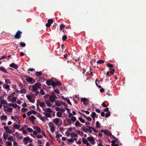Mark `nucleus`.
Returning a JSON list of instances; mask_svg holds the SVG:
<instances>
[{"label": "nucleus", "mask_w": 146, "mask_h": 146, "mask_svg": "<svg viewBox=\"0 0 146 146\" xmlns=\"http://www.w3.org/2000/svg\"><path fill=\"white\" fill-rule=\"evenodd\" d=\"M68 141L69 142H70V143H73L74 142V139H73L71 138V139H68Z\"/></svg>", "instance_id": "13d9d810"}, {"label": "nucleus", "mask_w": 146, "mask_h": 146, "mask_svg": "<svg viewBox=\"0 0 146 146\" xmlns=\"http://www.w3.org/2000/svg\"><path fill=\"white\" fill-rule=\"evenodd\" d=\"M55 100L54 97L52 96H49V100L51 102H53Z\"/></svg>", "instance_id": "9d476101"}, {"label": "nucleus", "mask_w": 146, "mask_h": 146, "mask_svg": "<svg viewBox=\"0 0 146 146\" xmlns=\"http://www.w3.org/2000/svg\"><path fill=\"white\" fill-rule=\"evenodd\" d=\"M104 134L106 135H108V136H110L112 135V133L111 132L107 129L105 130V131L104 132Z\"/></svg>", "instance_id": "423d86ee"}, {"label": "nucleus", "mask_w": 146, "mask_h": 146, "mask_svg": "<svg viewBox=\"0 0 146 146\" xmlns=\"http://www.w3.org/2000/svg\"><path fill=\"white\" fill-rule=\"evenodd\" d=\"M33 86V90L32 91L33 92H35V91H37L38 90V88H37L36 86L35 85H32V86Z\"/></svg>", "instance_id": "2eb2a0df"}, {"label": "nucleus", "mask_w": 146, "mask_h": 146, "mask_svg": "<svg viewBox=\"0 0 146 146\" xmlns=\"http://www.w3.org/2000/svg\"><path fill=\"white\" fill-rule=\"evenodd\" d=\"M20 92L21 94H25L26 93V90L25 89H23L20 91Z\"/></svg>", "instance_id": "bb28decb"}, {"label": "nucleus", "mask_w": 146, "mask_h": 146, "mask_svg": "<svg viewBox=\"0 0 146 146\" xmlns=\"http://www.w3.org/2000/svg\"><path fill=\"white\" fill-rule=\"evenodd\" d=\"M82 139L83 143L84 144H86L88 143L87 140L85 138H82Z\"/></svg>", "instance_id": "412c9836"}, {"label": "nucleus", "mask_w": 146, "mask_h": 146, "mask_svg": "<svg viewBox=\"0 0 146 146\" xmlns=\"http://www.w3.org/2000/svg\"><path fill=\"white\" fill-rule=\"evenodd\" d=\"M0 70L6 73H8V72L7 71H6L5 68L3 66L0 67Z\"/></svg>", "instance_id": "ddd939ff"}, {"label": "nucleus", "mask_w": 146, "mask_h": 146, "mask_svg": "<svg viewBox=\"0 0 146 146\" xmlns=\"http://www.w3.org/2000/svg\"><path fill=\"white\" fill-rule=\"evenodd\" d=\"M13 109L12 108H8L7 109V111H8L9 112H10L11 113L12 112Z\"/></svg>", "instance_id": "e433bc0d"}, {"label": "nucleus", "mask_w": 146, "mask_h": 146, "mask_svg": "<svg viewBox=\"0 0 146 146\" xmlns=\"http://www.w3.org/2000/svg\"><path fill=\"white\" fill-rule=\"evenodd\" d=\"M50 130L52 133H53L55 130V128L54 126H52L50 127Z\"/></svg>", "instance_id": "2f4dec72"}, {"label": "nucleus", "mask_w": 146, "mask_h": 146, "mask_svg": "<svg viewBox=\"0 0 146 146\" xmlns=\"http://www.w3.org/2000/svg\"><path fill=\"white\" fill-rule=\"evenodd\" d=\"M36 129L39 133H40L41 131L40 128L38 127H36Z\"/></svg>", "instance_id": "5fc2aeb1"}, {"label": "nucleus", "mask_w": 146, "mask_h": 146, "mask_svg": "<svg viewBox=\"0 0 146 146\" xmlns=\"http://www.w3.org/2000/svg\"><path fill=\"white\" fill-rule=\"evenodd\" d=\"M86 127H88V131L90 133H92V128H90L89 127H90V126H86Z\"/></svg>", "instance_id": "09e8293b"}, {"label": "nucleus", "mask_w": 146, "mask_h": 146, "mask_svg": "<svg viewBox=\"0 0 146 146\" xmlns=\"http://www.w3.org/2000/svg\"><path fill=\"white\" fill-rule=\"evenodd\" d=\"M13 137L12 136H10L8 138V140L10 141H12L13 140Z\"/></svg>", "instance_id": "774afa93"}, {"label": "nucleus", "mask_w": 146, "mask_h": 146, "mask_svg": "<svg viewBox=\"0 0 146 146\" xmlns=\"http://www.w3.org/2000/svg\"><path fill=\"white\" fill-rule=\"evenodd\" d=\"M45 101L48 106L51 107L52 106V104L49 102L48 100H45Z\"/></svg>", "instance_id": "a211bd4d"}, {"label": "nucleus", "mask_w": 146, "mask_h": 146, "mask_svg": "<svg viewBox=\"0 0 146 146\" xmlns=\"http://www.w3.org/2000/svg\"><path fill=\"white\" fill-rule=\"evenodd\" d=\"M111 114V113L108 111V112L105 115V117H108L110 116Z\"/></svg>", "instance_id": "a19ab883"}, {"label": "nucleus", "mask_w": 146, "mask_h": 146, "mask_svg": "<svg viewBox=\"0 0 146 146\" xmlns=\"http://www.w3.org/2000/svg\"><path fill=\"white\" fill-rule=\"evenodd\" d=\"M66 101H67V102L68 103V104H69L70 105H72V104H71V102H70L69 99V98H67L66 99Z\"/></svg>", "instance_id": "052dcab7"}, {"label": "nucleus", "mask_w": 146, "mask_h": 146, "mask_svg": "<svg viewBox=\"0 0 146 146\" xmlns=\"http://www.w3.org/2000/svg\"><path fill=\"white\" fill-rule=\"evenodd\" d=\"M62 114V113L60 111H58L57 113L56 116L58 117H60L61 116Z\"/></svg>", "instance_id": "cd10ccee"}, {"label": "nucleus", "mask_w": 146, "mask_h": 146, "mask_svg": "<svg viewBox=\"0 0 146 146\" xmlns=\"http://www.w3.org/2000/svg\"><path fill=\"white\" fill-rule=\"evenodd\" d=\"M26 81L28 82L31 83L32 82L33 78L31 77L26 79Z\"/></svg>", "instance_id": "4468645a"}, {"label": "nucleus", "mask_w": 146, "mask_h": 146, "mask_svg": "<svg viewBox=\"0 0 146 146\" xmlns=\"http://www.w3.org/2000/svg\"><path fill=\"white\" fill-rule=\"evenodd\" d=\"M43 114L45 115L46 117H48L51 118V114L49 113H45V112L43 113Z\"/></svg>", "instance_id": "dca6fc26"}, {"label": "nucleus", "mask_w": 146, "mask_h": 146, "mask_svg": "<svg viewBox=\"0 0 146 146\" xmlns=\"http://www.w3.org/2000/svg\"><path fill=\"white\" fill-rule=\"evenodd\" d=\"M30 140V138L29 137H26L24 138L23 141H29Z\"/></svg>", "instance_id": "c03bdc74"}, {"label": "nucleus", "mask_w": 146, "mask_h": 146, "mask_svg": "<svg viewBox=\"0 0 146 146\" xmlns=\"http://www.w3.org/2000/svg\"><path fill=\"white\" fill-rule=\"evenodd\" d=\"M56 105L57 106H60L61 105H60V103L59 101V102H56L55 103Z\"/></svg>", "instance_id": "e2e57ef3"}, {"label": "nucleus", "mask_w": 146, "mask_h": 146, "mask_svg": "<svg viewBox=\"0 0 146 146\" xmlns=\"http://www.w3.org/2000/svg\"><path fill=\"white\" fill-rule=\"evenodd\" d=\"M40 119L43 121H45L44 120V119H47V118L46 116L41 117H40Z\"/></svg>", "instance_id": "c756f323"}, {"label": "nucleus", "mask_w": 146, "mask_h": 146, "mask_svg": "<svg viewBox=\"0 0 146 146\" xmlns=\"http://www.w3.org/2000/svg\"><path fill=\"white\" fill-rule=\"evenodd\" d=\"M27 98L28 99L29 101L31 100L32 99L31 97L29 95H27L26 96Z\"/></svg>", "instance_id": "4d7b16f0"}, {"label": "nucleus", "mask_w": 146, "mask_h": 146, "mask_svg": "<svg viewBox=\"0 0 146 146\" xmlns=\"http://www.w3.org/2000/svg\"><path fill=\"white\" fill-rule=\"evenodd\" d=\"M79 113L80 115H82L83 116H84L88 121H92V119L90 117H87L85 116H84L82 114V113H81L80 112H79Z\"/></svg>", "instance_id": "1a4fd4ad"}, {"label": "nucleus", "mask_w": 146, "mask_h": 146, "mask_svg": "<svg viewBox=\"0 0 146 146\" xmlns=\"http://www.w3.org/2000/svg\"><path fill=\"white\" fill-rule=\"evenodd\" d=\"M81 130L85 132H88V129L84 127H82Z\"/></svg>", "instance_id": "4be33fe9"}, {"label": "nucleus", "mask_w": 146, "mask_h": 146, "mask_svg": "<svg viewBox=\"0 0 146 146\" xmlns=\"http://www.w3.org/2000/svg\"><path fill=\"white\" fill-rule=\"evenodd\" d=\"M40 93L42 95H44L45 94L43 89H41L40 90Z\"/></svg>", "instance_id": "6e6d98bb"}, {"label": "nucleus", "mask_w": 146, "mask_h": 146, "mask_svg": "<svg viewBox=\"0 0 146 146\" xmlns=\"http://www.w3.org/2000/svg\"><path fill=\"white\" fill-rule=\"evenodd\" d=\"M80 125V123L78 121H77L75 123V125L76 126H79Z\"/></svg>", "instance_id": "79ce46f5"}, {"label": "nucleus", "mask_w": 146, "mask_h": 146, "mask_svg": "<svg viewBox=\"0 0 146 146\" xmlns=\"http://www.w3.org/2000/svg\"><path fill=\"white\" fill-rule=\"evenodd\" d=\"M67 37L66 36L64 35L62 37V40L63 41H65L67 39Z\"/></svg>", "instance_id": "864d4df0"}, {"label": "nucleus", "mask_w": 146, "mask_h": 146, "mask_svg": "<svg viewBox=\"0 0 146 146\" xmlns=\"http://www.w3.org/2000/svg\"><path fill=\"white\" fill-rule=\"evenodd\" d=\"M1 103L2 104L4 105L7 104V102L5 100H3L1 101Z\"/></svg>", "instance_id": "7c9ffc66"}, {"label": "nucleus", "mask_w": 146, "mask_h": 146, "mask_svg": "<svg viewBox=\"0 0 146 146\" xmlns=\"http://www.w3.org/2000/svg\"><path fill=\"white\" fill-rule=\"evenodd\" d=\"M62 135L59 134H57L56 135V137L57 138H59L60 137H62Z\"/></svg>", "instance_id": "bf43d9fd"}, {"label": "nucleus", "mask_w": 146, "mask_h": 146, "mask_svg": "<svg viewBox=\"0 0 146 146\" xmlns=\"http://www.w3.org/2000/svg\"><path fill=\"white\" fill-rule=\"evenodd\" d=\"M27 131L30 132H32L33 131V130L32 128H27Z\"/></svg>", "instance_id": "37998d69"}, {"label": "nucleus", "mask_w": 146, "mask_h": 146, "mask_svg": "<svg viewBox=\"0 0 146 146\" xmlns=\"http://www.w3.org/2000/svg\"><path fill=\"white\" fill-rule=\"evenodd\" d=\"M35 85L38 88L40 89L41 87V84L40 83L37 82L35 84Z\"/></svg>", "instance_id": "6ab92c4d"}, {"label": "nucleus", "mask_w": 146, "mask_h": 146, "mask_svg": "<svg viewBox=\"0 0 146 146\" xmlns=\"http://www.w3.org/2000/svg\"><path fill=\"white\" fill-rule=\"evenodd\" d=\"M27 110V109L25 108H22L21 111L22 112L24 113Z\"/></svg>", "instance_id": "58836bf2"}, {"label": "nucleus", "mask_w": 146, "mask_h": 146, "mask_svg": "<svg viewBox=\"0 0 146 146\" xmlns=\"http://www.w3.org/2000/svg\"><path fill=\"white\" fill-rule=\"evenodd\" d=\"M48 23H49L50 24H52L53 22V20L52 19H49L48 20Z\"/></svg>", "instance_id": "72a5a7b5"}, {"label": "nucleus", "mask_w": 146, "mask_h": 146, "mask_svg": "<svg viewBox=\"0 0 146 146\" xmlns=\"http://www.w3.org/2000/svg\"><path fill=\"white\" fill-rule=\"evenodd\" d=\"M110 70H111L110 72V74H114V72L115 71L114 69L111 68L110 69Z\"/></svg>", "instance_id": "603ef678"}, {"label": "nucleus", "mask_w": 146, "mask_h": 146, "mask_svg": "<svg viewBox=\"0 0 146 146\" xmlns=\"http://www.w3.org/2000/svg\"><path fill=\"white\" fill-rule=\"evenodd\" d=\"M59 119L58 118H56L54 119L53 120V122L57 125H58V124L59 123Z\"/></svg>", "instance_id": "9b49d317"}, {"label": "nucleus", "mask_w": 146, "mask_h": 146, "mask_svg": "<svg viewBox=\"0 0 146 146\" xmlns=\"http://www.w3.org/2000/svg\"><path fill=\"white\" fill-rule=\"evenodd\" d=\"M7 104L9 106H11L13 107L16 108H17V107H19V108H20V107L18 106L16 104H12V103H9Z\"/></svg>", "instance_id": "39448f33"}, {"label": "nucleus", "mask_w": 146, "mask_h": 146, "mask_svg": "<svg viewBox=\"0 0 146 146\" xmlns=\"http://www.w3.org/2000/svg\"><path fill=\"white\" fill-rule=\"evenodd\" d=\"M52 86L53 87V88L54 89L55 87L56 86H57V84L56 82H55L54 80H53L52 82Z\"/></svg>", "instance_id": "aec40b11"}, {"label": "nucleus", "mask_w": 146, "mask_h": 146, "mask_svg": "<svg viewBox=\"0 0 146 146\" xmlns=\"http://www.w3.org/2000/svg\"><path fill=\"white\" fill-rule=\"evenodd\" d=\"M37 103L36 104L37 108H39V105L40 107H44L45 106V104L44 102H41L39 101H37Z\"/></svg>", "instance_id": "f03ea898"}, {"label": "nucleus", "mask_w": 146, "mask_h": 146, "mask_svg": "<svg viewBox=\"0 0 146 146\" xmlns=\"http://www.w3.org/2000/svg\"><path fill=\"white\" fill-rule=\"evenodd\" d=\"M104 62V61L103 60H99L97 62V63L98 64H103Z\"/></svg>", "instance_id": "c85d7f7f"}, {"label": "nucleus", "mask_w": 146, "mask_h": 146, "mask_svg": "<svg viewBox=\"0 0 146 146\" xmlns=\"http://www.w3.org/2000/svg\"><path fill=\"white\" fill-rule=\"evenodd\" d=\"M20 127V126L16 124H14L13 125V128L15 129H19V128Z\"/></svg>", "instance_id": "393cba45"}, {"label": "nucleus", "mask_w": 146, "mask_h": 146, "mask_svg": "<svg viewBox=\"0 0 146 146\" xmlns=\"http://www.w3.org/2000/svg\"><path fill=\"white\" fill-rule=\"evenodd\" d=\"M9 66L15 69H17L18 68V66L14 63H13L9 65Z\"/></svg>", "instance_id": "0eeeda50"}, {"label": "nucleus", "mask_w": 146, "mask_h": 146, "mask_svg": "<svg viewBox=\"0 0 146 146\" xmlns=\"http://www.w3.org/2000/svg\"><path fill=\"white\" fill-rule=\"evenodd\" d=\"M20 44L21 46L22 47H24L26 46V44L25 43L23 42H21Z\"/></svg>", "instance_id": "de8ad7c7"}, {"label": "nucleus", "mask_w": 146, "mask_h": 146, "mask_svg": "<svg viewBox=\"0 0 146 146\" xmlns=\"http://www.w3.org/2000/svg\"><path fill=\"white\" fill-rule=\"evenodd\" d=\"M16 99L17 97H14L13 98H12L11 102L12 103H13L16 101Z\"/></svg>", "instance_id": "ea45409f"}, {"label": "nucleus", "mask_w": 146, "mask_h": 146, "mask_svg": "<svg viewBox=\"0 0 146 146\" xmlns=\"http://www.w3.org/2000/svg\"><path fill=\"white\" fill-rule=\"evenodd\" d=\"M36 119V118L33 115H32L30 116L29 118V120L34 124L35 122L34 120Z\"/></svg>", "instance_id": "20e7f679"}, {"label": "nucleus", "mask_w": 146, "mask_h": 146, "mask_svg": "<svg viewBox=\"0 0 146 146\" xmlns=\"http://www.w3.org/2000/svg\"><path fill=\"white\" fill-rule=\"evenodd\" d=\"M7 146H11L12 145V143L11 142L9 141L6 142Z\"/></svg>", "instance_id": "8fccbe9b"}, {"label": "nucleus", "mask_w": 146, "mask_h": 146, "mask_svg": "<svg viewBox=\"0 0 146 146\" xmlns=\"http://www.w3.org/2000/svg\"><path fill=\"white\" fill-rule=\"evenodd\" d=\"M49 126L50 127L52 126H54V125L52 122H50L49 123Z\"/></svg>", "instance_id": "69168bd1"}, {"label": "nucleus", "mask_w": 146, "mask_h": 146, "mask_svg": "<svg viewBox=\"0 0 146 146\" xmlns=\"http://www.w3.org/2000/svg\"><path fill=\"white\" fill-rule=\"evenodd\" d=\"M87 139L91 143L92 145L95 144L94 139L93 137H88L87 138Z\"/></svg>", "instance_id": "7ed1b4c3"}, {"label": "nucleus", "mask_w": 146, "mask_h": 146, "mask_svg": "<svg viewBox=\"0 0 146 146\" xmlns=\"http://www.w3.org/2000/svg\"><path fill=\"white\" fill-rule=\"evenodd\" d=\"M96 115V113L94 112H92V114L91 115V117H95Z\"/></svg>", "instance_id": "49530a36"}, {"label": "nucleus", "mask_w": 146, "mask_h": 146, "mask_svg": "<svg viewBox=\"0 0 146 146\" xmlns=\"http://www.w3.org/2000/svg\"><path fill=\"white\" fill-rule=\"evenodd\" d=\"M107 65L108 67H109L110 68H111L113 67V65L110 63H108Z\"/></svg>", "instance_id": "4c0bfd02"}, {"label": "nucleus", "mask_w": 146, "mask_h": 146, "mask_svg": "<svg viewBox=\"0 0 146 146\" xmlns=\"http://www.w3.org/2000/svg\"><path fill=\"white\" fill-rule=\"evenodd\" d=\"M8 135L7 134H5V133H4L3 134V137L4 138L6 139L7 138Z\"/></svg>", "instance_id": "473e14b6"}, {"label": "nucleus", "mask_w": 146, "mask_h": 146, "mask_svg": "<svg viewBox=\"0 0 146 146\" xmlns=\"http://www.w3.org/2000/svg\"><path fill=\"white\" fill-rule=\"evenodd\" d=\"M22 33L21 31H18L14 36L15 38L16 39H19L21 37Z\"/></svg>", "instance_id": "f257e3e1"}, {"label": "nucleus", "mask_w": 146, "mask_h": 146, "mask_svg": "<svg viewBox=\"0 0 146 146\" xmlns=\"http://www.w3.org/2000/svg\"><path fill=\"white\" fill-rule=\"evenodd\" d=\"M96 127L97 128H99L100 127V123L98 121H97L96 122Z\"/></svg>", "instance_id": "a878e982"}, {"label": "nucleus", "mask_w": 146, "mask_h": 146, "mask_svg": "<svg viewBox=\"0 0 146 146\" xmlns=\"http://www.w3.org/2000/svg\"><path fill=\"white\" fill-rule=\"evenodd\" d=\"M53 80H47L46 82L47 85L49 86H52Z\"/></svg>", "instance_id": "6e6552de"}, {"label": "nucleus", "mask_w": 146, "mask_h": 146, "mask_svg": "<svg viewBox=\"0 0 146 146\" xmlns=\"http://www.w3.org/2000/svg\"><path fill=\"white\" fill-rule=\"evenodd\" d=\"M54 91L57 94H59L60 93L59 90L58 89H54Z\"/></svg>", "instance_id": "338daca9"}, {"label": "nucleus", "mask_w": 146, "mask_h": 146, "mask_svg": "<svg viewBox=\"0 0 146 146\" xmlns=\"http://www.w3.org/2000/svg\"><path fill=\"white\" fill-rule=\"evenodd\" d=\"M87 100V99L85 98H81V101L82 102H86Z\"/></svg>", "instance_id": "f704fd0d"}, {"label": "nucleus", "mask_w": 146, "mask_h": 146, "mask_svg": "<svg viewBox=\"0 0 146 146\" xmlns=\"http://www.w3.org/2000/svg\"><path fill=\"white\" fill-rule=\"evenodd\" d=\"M71 137L72 138L74 137H78V134L74 133H72L71 134Z\"/></svg>", "instance_id": "f3484780"}, {"label": "nucleus", "mask_w": 146, "mask_h": 146, "mask_svg": "<svg viewBox=\"0 0 146 146\" xmlns=\"http://www.w3.org/2000/svg\"><path fill=\"white\" fill-rule=\"evenodd\" d=\"M76 119L75 117L73 116L71 118V120L73 122H75L76 121Z\"/></svg>", "instance_id": "c9c22d12"}, {"label": "nucleus", "mask_w": 146, "mask_h": 146, "mask_svg": "<svg viewBox=\"0 0 146 146\" xmlns=\"http://www.w3.org/2000/svg\"><path fill=\"white\" fill-rule=\"evenodd\" d=\"M7 118V117L5 115H2L1 116V119L2 120H3L5 119L6 120Z\"/></svg>", "instance_id": "5701e85b"}, {"label": "nucleus", "mask_w": 146, "mask_h": 146, "mask_svg": "<svg viewBox=\"0 0 146 146\" xmlns=\"http://www.w3.org/2000/svg\"><path fill=\"white\" fill-rule=\"evenodd\" d=\"M43 110L44 111H46L47 112H49L50 113H51L52 112V110L50 108H47L46 110H44V109H43Z\"/></svg>", "instance_id": "f8f14e48"}, {"label": "nucleus", "mask_w": 146, "mask_h": 146, "mask_svg": "<svg viewBox=\"0 0 146 146\" xmlns=\"http://www.w3.org/2000/svg\"><path fill=\"white\" fill-rule=\"evenodd\" d=\"M65 27V25L64 24H61L60 26V29L61 30L63 28H64Z\"/></svg>", "instance_id": "0e129e2a"}, {"label": "nucleus", "mask_w": 146, "mask_h": 146, "mask_svg": "<svg viewBox=\"0 0 146 146\" xmlns=\"http://www.w3.org/2000/svg\"><path fill=\"white\" fill-rule=\"evenodd\" d=\"M78 119L82 123H84L85 122V120L84 119H82L81 118H80V117L78 118Z\"/></svg>", "instance_id": "3c124183"}, {"label": "nucleus", "mask_w": 146, "mask_h": 146, "mask_svg": "<svg viewBox=\"0 0 146 146\" xmlns=\"http://www.w3.org/2000/svg\"><path fill=\"white\" fill-rule=\"evenodd\" d=\"M5 82L6 84H10L11 83V80L9 79H5Z\"/></svg>", "instance_id": "a18cd8bd"}, {"label": "nucleus", "mask_w": 146, "mask_h": 146, "mask_svg": "<svg viewBox=\"0 0 146 146\" xmlns=\"http://www.w3.org/2000/svg\"><path fill=\"white\" fill-rule=\"evenodd\" d=\"M36 75L38 77H39L42 74V72H36Z\"/></svg>", "instance_id": "b1692460"}, {"label": "nucleus", "mask_w": 146, "mask_h": 146, "mask_svg": "<svg viewBox=\"0 0 146 146\" xmlns=\"http://www.w3.org/2000/svg\"><path fill=\"white\" fill-rule=\"evenodd\" d=\"M81 111L82 112H85L87 114H89L90 113V112L88 111H84L83 110H81Z\"/></svg>", "instance_id": "680f3d73"}]
</instances>
